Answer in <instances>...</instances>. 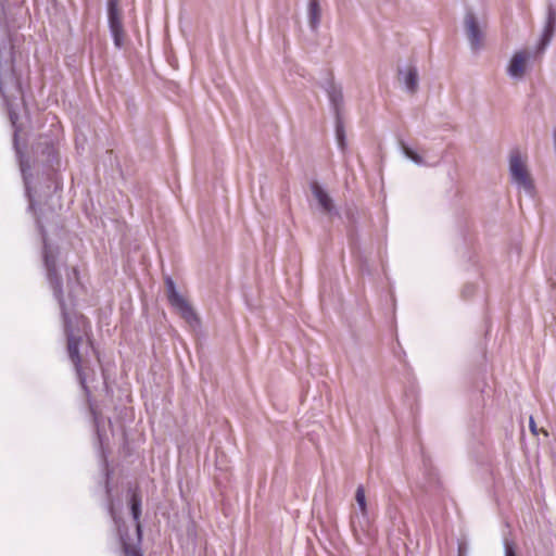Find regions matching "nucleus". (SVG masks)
I'll return each mask as SVG.
<instances>
[{
    "label": "nucleus",
    "instance_id": "obj_1",
    "mask_svg": "<svg viewBox=\"0 0 556 556\" xmlns=\"http://www.w3.org/2000/svg\"><path fill=\"white\" fill-rule=\"evenodd\" d=\"M37 224L43 241V262L47 278L53 295L59 302L63 317L68 357L74 365L80 386L87 391V357L92 354L98 358V354L89 338L90 323L85 316L73 309L75 299L80 294L83 286L77 269L75 267L70 268L60 258L59 248L48 242L39 219Z\"/></svg>",
    "mask_w": 556,
    "mask_h": 556
},
{
    "label": "nucleus",
    "instance_id": "obj_2",
    "mask_svg": "<svg viewBox=\"0 0 556 556\" xmlns=\"http://www.w3.org/2000/svg\"><path fill=\"white\" fill-rule=\"evenodd\" d=\"M4 15V4L0 9V24ZM10 33L3 30L0 37V93L8 108L11 122L14 124L16 118V100H23L20 78L13 68L14 41Z\"/></svg>",
    "mask_w": 556,
    "mask_h": 556
},
{
    "label": "nucleus",
    "instance_id": "obj_3",
    "mask_svg": "<svg viewBox=\"0 0 556 556\" xmlns=\"http://www.w3.org/2000/svg\"><path fill=\"white\" fill-rule=\"evenodd\" d=\"M509 174L513 184L519 189L525 190L528 194L533 192V181L518 150L511 151L509 155Z\"/></svg>",
    "mask_w": 556,
    "mask_h": 556
},
{
    "label": "nucleus",
    "instance_id": "obj_4",
    "mask_svg": "<svg viewBox=\"0 0 556 556\" xmlns=\"http://www.w3.org/2000/svg\"><path fill=\"white\" fill-rule=\"evenodd\" d=\"M108 23L114 46L117 49H122L125 43L126 34L123 26V12L119 8V0H108Z\"/></svg>",
    "mask_w": 556,
    "mask_h": 556
},
{
    "label": "nucleus",
    "instance_id": "obj_5",
    "mask_svg": "<svg viewBox=\"0 0 556 556\" xmlns=\"http://www.w3.org/2000/svg\"><path fill=\"white\" fill-rule=\"evenodd\" d=\"M167 299L170 305L190 325L198 324V317L190 304L178 293L176 285L170 277L165 279Z\"/></svg>",
    "mask_w": 556,
    "mask_h": 556
},
{
    "label": "nucleus",
    "instance_id": "obj_6",
    "mask_svg": "<svg viewBox=\"0 0 556 556\" xmlns=\"http://www.w3.org/2000/svg\"><path fill=\"white\" fill-rule=\"evenodd\" d=\"M109 511L117 527L124 555L125 556H142L140 548H139V545L141 543V527L138 526L137 532L134 534V536H129L128 533L124 530V526L121 525L119 521L117 520L115 513H114V507H113L112 502H110V504H109Z\"/></svg>",
    "mask_w": 556,
    "mask_h": 556
},
{
    "label": "nucleus",
    "instance_id": "obj_7",
    "mask_svg": "<svg viewBox=\"0 0 556 556\" xmlns=\"http://www.w3.org/2000/svg\"><path fill=\"white\" fill-rule=\"evenodd\" d=\"M465 31L472 51H479L483 46V31L475 14L468 11L464 20Z\"/></svg>",
    "mask_w": 556,
    "mask_h": 556
},
{
    "label": "nucleus",
    "instance_id": "obj_8",
    "mask_svg": "<svg viewBox=\"0 0 556 556\" xmlns=\"http://www.w3.org/2000/svg\"><path fill=\"white\" fill-rule=\"evenodd\" d=\"M324 90L326 91L331 109L334 113V116L341 115V111L343 109V92L341 86L337 85L331 77H329L325 84L323 85Z\"/></svg>",
    "mask_w": 556,
    "mask_h": 556
},
{
    "label": "nucleus",
    "instance_id": "obj_9",
    "mask_svg": "<svg viewBox=\"0 0 556 556\" xmlns=\"http://www.w3.org/2000/svg\"><path fill=\"white\" fill-rule=\"evenodd\" d=\"M397 76L400 83L403 85L405 91L409 94H415L418 90L419 74L414 65L407 67H399Z\"/></svg>",
    "mask_w": 556,
    "mask_h": 556
},
{
    "label": "nucleus",
    "instance_id": "obj_10",
    "mask_svg": "<svg viewBox=\"0 0 556 556\" xmlns=\"http://www.w3.org/2000/svg\"><path fill=\"white\" fill-rule=\"evenodd\" d=\"M311 190L314 198L318 202V205L320 206L321 211L325 214L329 216L339 215V211L336 208L331 197L327 193L326 190L323 189V187L318 182H312Z\"/></svg>",
    "mask_w": 556,
    "mask_h": 556
},
{
    "label": "nucleus",
    "instance_id": "obj_11",
    "mask_svg": "<svg viewBox=\"0 0 556 556\" xmlns=\"http://www.w3.org/2000/svg\"><path fill=\"white\" fill-rule=\"evenodd\" d=\"M556 27V11L552 4L547 8L545 25L538 45V52L543 53L549 45Z\"/></svg>",
    "mask_w": 556,
    "mask_h": 556
},
{
    "label": "nucleus",
    "instance_id": "obj_12",
    "mask_svg": "<svg viewBox=\"0 0 556 556\" xmlns=\"http://www.w3.org/2000/svg\"><path fill=\"white\" fill-rule=\"evenodd\" d=\"M530 51H518L516 52L513 58L510 59V62L507 67V74L513 79H521L525 75L526 71V62L531 58Z\"/></svg>",
    "mask_w": 556,
    "mask_h": 556
},
{
    "label": "nucleus",
    "instance_id": "obj_13",
    "mask_svg": "<svg viewBox=\"0 0 556 556\" xmlns=\"http://www.w3.org/2000/svg\"><path fill=\"white\" fill-rule=\"evenodd\" d=\"M400 148H401L403 155L418 166H433L438 163V162L430 163V162L426 161L421 156V154H419L413 148L407 146L403 140L400 141Z\"/></svg>",
    "mask_w": 556,
    "mask_h": 556
},
{
    "label": "nucleus",
    "instance_id": "obj_14",
    "mask_svg": "<svg viewBox=\"0 0 556 556\" xmlns=\"http://www.w3.org/2000/svg\"><path fill=\"white\" fill-rule=\"evenodd\" d=\"M308 24L312 30H316L319 27L321 18V8L319 0H309L307 8Z\"/></svg>",
    "mask_w": 556,
    "mask_h": 556
},
{
    "label": "nucleus",
    "instance_id": "obj_15",
    "mask_svg": "<svg viewBox=\"0 0 556 556\" xmlns=\"http://www.w3.org/2000/svg\"><path fill=\"white\" fill-rule=\"evenodd\" d=\"M16 152H17V154L21 153L17 148H16ZM18 157H20V167H21V172H22L24 184H25V188H26V193H27V197L29 198V208L34 210L35 208V202H34L31 193H30L28 175H27V170L29 169V165L27 164V162L21 155H18Z\"/></svg>",
    "mask_w": 556,
    "mask_h": 556
},
{
    "label": "nucleus",
    "instance_id": "obj_16",
    "mask_svg": "<svg viewBox=\"0 0 556 556\" xmlns=\"http://www.w3.org/2000/svg\"><path fill=\"white\" fill-rule=\"evenodd\" d=\"M130 510H131V515H132V518H134V521H135V527L136 528L138 526L140 527L139 517H140V514H141V502H140V498L136 494L131 495V498H130ZM136 532H137V529L135 530V533Z\"/></svg>",
    "mask_w": 556,
    "mask_h": 556
},
{
    "label": "nucleus",
    "instance_id": "obj_17",
    "mask_svg": "<svg viewBox=\"0 0 556 556\" xmlns=\"http://www.w3.org/2000/svg\"><path fill=\"white\" fill-rule=\"evenodd\" d=\"M336 138L338 146L341 150H344L345 147V131L344 126L341 119V115L336 116Z\"/></svg>",
    "mask_w": 556,
    "mask_h": 556
},
{
    "label": "nucleus",
    "instance_id": "obj_18",
    "mask_svg": "<svg viewBox=\"0 0 556 556\" xmlns=\"http://www.w3.org/2000/svg\"><path fill=\"white\" fill-rule=\"evenodd\" d=\"M355 500L362 513L366 514V496L365 490L362 485H359L356 490Z\"/></svg>",
    "mask_w": 556,
    "mask_h": 556
},
{
    "label": "nucleus",
    "instance_id": "obj_19",
    "mask_svg": "<svg viewBox=\"0 0 556 556\" xmlns=\"http://www.w3.org/2000/svg\"><path fill=\"white\" fill-rule=\"evenodd\" d=\"M45 150H42L43 154H47V161L52 163L56 159V151L54 148V143L52 141L45 142Z\"/></svg>",
    "mask_w": 556,
    "mask_h": 556
},
{
    "label": "nucleus",
    "instance_id": "obj_20",
    "mask_svg": "<svg viewBox=\"0 0 556 556\" xmlns=\"http://www.w3.org/2000/svg\"><path fill=\"white\" fill-rule=\"evenodd\" d=\"M92 415H93V421H94V427H96L99 443L101 446H103V438H102V433H101V429H100V419H99L98 415L96 414V412H93V410H92Z\"/></svg>",
    "mask_w": 556,
    "mask_h": 556
},
{
    "label": "nucleus",
    "instance_id": "obj_21",
    "mask_svg": "<svg viewBox=\"0 0 556 556\" xmlns=\"http://www.w3.org/2000/svg\"><path fill=\"white\" fill-rule=\"evenodd\" d=\"M505 556H516V547L513 542L504 540Z\"/></svg>",
    "mask_w": 556,
    "mask_h": 556
},
{
    "label": "nucleus",
    "instance_id": "obj_22",
    "mask_svg": "<svg viewBox=\"0 0 556 556\" xmlns=\"http://www.w3.org/2000/svg\"><path fill=\"white\" fill-rule=\"evenodd\" d=\"M472 289H473V287H472V286H466V287L464 288V291H463V292H464V295H466V296H467V295H469V294L472 292Z\"/></svg>",
    "mask_w": 556,
    "mask_h": 556
},
{
    "label": "nucleus",
    "instance_id": "obj_23",
    "mask_svg": "<svg viewBox=\"0 0 556 556\" xmlns=\"http://www.w3.org/2000/svg\"><path fill=\"white\" fill-rule=\"evenodd\" d=\"M530 429H531L532 433L536 434V426L534 424L533 418H530Z\"/></svg>",
    "mask_w": 556,
    "mask_h": 556
},
{
    "label": "nucleus",
    "instance_id": "obj_24",
    "mask_svg": "<svg viewBox=\"0 0 556 556\" xmlns=\"http://www.w3.org/2000/svg\"><path fill=\"white\" fill-rule=\"evenodd\" d=\"M458 551H459V556H463V554H464V552H465L464 546L459 545Z\"/></svg>",
    "mask_w": 556,
    "mask_h": 556
},
{
    "label": "nucleus",
    "instance_id": "obj_25",
    "mask_svg": "<svg viewBox=\"0 0 556 556\" xmlns=\"http://www.w3.org/2000/svg\"><path fill=\"white\" fill-rule=\"evenodd\" d=\"M2 4H4V0H0V9L2 10Z\"/></svg>",
    "mask_w": 556,
    "mask_h": 556
},
{
    "label": "nucleus",
    "instance_id": "obj_26",
    "mask_svg": "<svg viewBox=\"0 0 556 556\" xmlns=\"http://www.w3.org/2000/svg\"><path fill=\"white\" fill-rule=\"evenodd\" d=\"M106 493H108V495H110V489L108 485H106Z\"/></svg>",
    "mask_w": 556,
    "mask_h": 556
}]
</instances>
